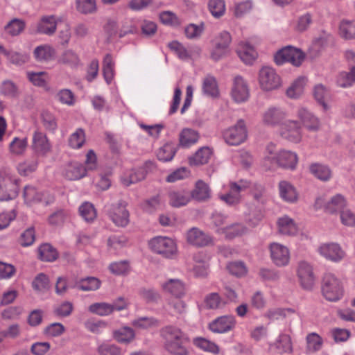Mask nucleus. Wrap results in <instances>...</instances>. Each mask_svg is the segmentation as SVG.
Listing matches in <instances>:
<instances>
[{"instance_id":"nucleus-16","label":"nucleus","mask_w":355,"mask_h":355,"mask_svg":"<svg viewBox=\"0 0 355 355\" xmlns=\"http://www.w3.org/2000/svg\"><path fill=\"white\" fill-rule=\"evenodd\" d=\"M110 218L119 227H125L129 223V212L123 203L112 205L106 210Z\"/></svg>"},{"instance_id":"nucleus-49","label":"nucleus","mask_w":355,"mask_h":355,"mask_svg":"<svg viewBox=\"0 0 355 355\" xmlns=\"http://www.w3.org/2000/svg\"><path fill=\"white\" fill-rule=\"evenodd\" d=\"M162 206V202L159 195L146 200L141 203L142 209L149 214L159 210Z\"/></svg>"},{"instance_id":"nucleus-4","label":"nucleus","mask_w":355,"mask_h":355,"mask_svg":"<svg viewBox=\"0 0 355 355\" xmlns=\"http://www.w3.org/2000/svg\"><path fill=\"white\" fill-rule=\"evenodd\" d=\"M148 246L155 253L168 259L173 258L178 252L175 242L167 236H158L151 239Z\"/></svg>"},{"instance_id":"nucleus-40","label":"nucleus","mask_w":355,"mask_h":355,"mask_svg":"<svg viewBox=\"0 0 355 355\" xmlns=\"http://www.w3.org/2000/svg\"><path fill=\"white\" fill-rule=\"evenodd\" d=\"M272 345L280 354L291 353L293 352L291 338L286 334H280Z\"/></svg>"},{"instance_id":"nucleus-52","label":"nucleus","mask_w":355,"mask_h":355,"mask_svg":"<svg viewBox=\"0 0 355 355\" xmlns=\"http://www.w3.org/2000/svg\"><path fill=\"white\" fill-rule=\"evenodd\" d=\"M88 310L92 313L101 316H106L112 313V306H111V304L109 303L98 302L91 304Z\"/></svg>"},{"instance_id":"nucleus-3","label":"nucleus","mask_w":355,"mask_h":355,"mask_svg":"<svg viewBox=\"0 0 355 355\" xmlns=\"http://www.w3.org/2000/svg\"><path fill=\"white\" fill-rule=\"evenodd\" d=\"M223 137L230 146H239L244 143L248 138V129L244 120L239 119L234 125L225 129Z\"/></svg>"},{"instance_id":"nucleus-43","label":"nucleus","mask_w":355,"mask_h":355,"mask_svg":"<svg viewBox=\"0 0 355 355\" xmlns=\"http://www.w3.org/2000/svg\"><path fill=\"white\" fill-rule=\"evenodd\" d=\"M55 54L54 49L49 45H40L34 50V56L40 62L49 61L54 58Z\"/></svg>"},{"instance_id":"nucleus-31","label":"nucleus","mask_w":355,"mask_h":355,"mask_svg":"<svg viewBox=\"0 0 355 355\" xmlns=\"http://www.w3.org/2000/svg\"><path fill=\"white\" fill-rule=\"evenodd\" d=\"M162 288L164 291L178 298H181L185 294L184 285L178 279H168L162 284Z\"/></svg>"},{"instance_id":"nucleus-54","label":"nucleus","mask_w":355,"mask_h":355,"mask_svg":"<svg viewBox=\"0 0 355 355\" xmlns=\"http://www.w3.org/2000/svg\"><path fill=\"white\" fill-rule=\"evenodd\" d=\"M85 142V131L82 128H78L69 138V145L75 149L80 148Z\"/></svg>"},{"instance_id":"nucleus-10","label":"nucleus","mask_w":355,"mask_h":355,"mask_svg":"<svg viewBox=\"0 0 355 355\" xmlns=\"http://www.w3.org/2000/svg\"><path fill=\"white\" fill-rule=\"evenodd\" d=\"M231 41V36L227 31H223L217 35L212 40L211 58L217 61L225 56L229 52Z\"/></svg>"},{"instance_id":"nucleus-25","label":"nucleus","mask_w":355,"mask_h":355,"mask_svg":"<svg viewBox=\"0 0 355 355\" xmlns=\"http://www.w3.org/2000/svg\"><path fill=\"white\" fill-rule=\"evenodd\" d=\"M62 174L69 180H78L86 176L87 169L83 164L73 162L65 166Z\"/></svg>"},{"instance_id":"nucleus-7","label":"nucleus","mask_w":355,"mask_h":355,"mask_svg":"<svg viewBox=\"0 0 355 355\" xmlns=\"http://www.w3.org/2000/svg\"><path fill=\"white\" fill-rule=\"evenodd\" d=\"M304 60V53L299 49L291 46L282 49L275 55V61L278 65L289 62L294 66L299 67Z\"/></svg>"},{"instance_id":"nucleus-38","label":"nucleus","mask_w":355,"mask_h":355,"mask_svg":"<svg viewBox=\"0 0 355 355\" xmlns=\"http://www.w3.org/2000/svg\"><path fill=\"white\" fill-rule=\"evenodd\" d=\"M306 84L305 77H299L295 79L291 86L286 90V95L290 98L296 99L300 98L303 92Z\"/></svg>"},{"instance_id":"nucleus-2","label":"nucleus","mask_w":355,"mask_h":355,"mask_svg":"<svg viewBox=\"0 0 355 355\" xmlns=\"http://www.w3.org/2000/svg\"><path fill=\"white\" fill-rule=\"evenodd\" d=\"M321 290L323 297L329 302H337L343 296V288L340 281L331 273L324 275Z\"/></svg>"},{"instance_id":"nucleus-63","label":"nucleus","mask_w":355,"mask_h":355,"mask_svg":"<svg viewBox=\"0 0 355 355\" xmlns=\"http://www.w3.org/2000/svg\"><path fill=\"white\" fill-rule=\"evenodd\" d=\"M101 285V282L95 277H87L82 279L78 284V288L84 291L97 290Z\"/></svg>"},{"instance_id":"nucleus-51","label":"nucleus","mask_w":355,"mask_h":355,"mask_svg":"<svg viewBox=\"0 0 355 355\" xmlns=\"http://www.w3.org/2000/svg\"><path fill=\"white\" fill-rule=\"evenodd\" d=\"M103 72L105 81L107 84H110L114 75V62L110 54H107L104 58Z\"/></svg>"},{"instance_id":"nucleus-37","label":"nucleus","mask_w":355,"mask_h":355,"mask_svg":"<svg viewBox=\"0 0 355 355\" xmlns=\"http://www.w3.org/2000/svg\"><path fill=\"white\" fill-rule=\"evenodd\" d=\"M135 337L134 330L129 327H122L113 331V338L118 343L128 344L131 343Z\"/></svg>"},{"instance_id":"nucleus-12","label":"nucleus","mask_w":355,"mask_h":355,"mask_svg":"<svg viewBox=\"0 0 355 355\" xmlns=\"http://www.w3.org/2000/svg\"><path fill=\"white\" fill-rule=\"evenodd\" d=\"M317 251L325 259L334 263L340 262L346 257L345 251L337 243H322Z\"/></svg>"},{"instance_id":"nucleus-5","label":"nucleus","mask_w":355,"mask_h":355,"mask_svg":"<svg viewBox=\"0 0 355 355\" xmlns=\"http://www.w3.org/2000/svg\"><path fill=\"white\" fill-rule=\"evenodd\" d=\"M19 179L15 174L0 172V200H9L17 196Z\"/></svg>"},{"instance_id":"nucleus-20","label":"nucleus","mask_w":355,"mask_h":355,"mask_svg":"<svg viewBox=\"0 0 355 355\" xmlns=\"http://www.w3.org/2000/svg\"><path fill=\"white\" fill-rule=\"evenodd\" d=\"M187 241L197 247L206 246L213 243L212 238L198 227H192L188 230Z\"/></svg>"},{"instance_id":"nucleus-26","label":"nucleus","mask_w":355,"mask_h":355,"mask_svg":"<svg viewBox=\"0 0 355 355\" xmlns=\"http://www.w3.org/2000/svg\"><path fill=\"white\" fill-rule=\"evenodd\" d=\"M191 199L197 202H205L211 198L209 185L202 180L196 182L194 188L190 191Z\"/></svg>"},{"instance_id":"nucleus-1","label":"nucleus","mask_w":355,"mask_h":355,"mask_svg":"<svg viewBox=\"0 0 355 355\" xmlns=\"http://www.w3.org/2000/svg\"><path fill=\"white\" fill-rule=\"evenodd\" d=\"M161 336L164 340L166 349L173 355H189L186 347L189 338L179 327L167 325L161 329Z\"/></svg>"},{"instance_id":"nucleus-53","label":"nucleus","mask_w":355,"mask_h":355,"mask_svg":"<svg viewBox=\"0 0 355 355\" xmlns=\"http://www.w3.org/2000/svg\"><path fill=\"white\" fill-rule=\"evenodd\" d=\"M79 212L82 218L87 222H92L96 217V211L94 205L88 202H85L80 206Z\"/></svg>"},{"instance_id":"nucleus-62","label":"nucleus","mask_w":355,"mask_h":355,"mask_svg":"<svg viewBox=\"0 0 355 355\" xmlns=\"http://www.w3.org/2000/svg\"><path fill=\"white\" fill-rule=\"evenodd\" d=\"M33 288L39 292H44L49 288V280L48 277L40 273L35 277L32 282Z\"/></svg>"},{"instance_id":"nucleus-64","label":"nucleus","mask_w":355,"mask_h":355,"mask_svg":"<svg viewBox=\"0 0 355 355\" xmlns=\"http://www.w3.org/2000/svg\"><path fill=\"white\" fill-rule=\"evenodd\" d=\"M340 33L346 39L355 37V24L349 21H343L340 25Z\"/></svg>"},{"instance_id":"nucleus-27","label":"nucleus","mask_w":355,"mask_h":355,"mask_svg":"<svg viewBox=\"0 0 355 355\" xmlns=\"http://www.w3.org/2000/svg\"><path fill=\"white\" fill-rule=\"evenodd\" d=\"M194 266L193 273L196 277H205L209 272V258L202 252H199L193 256Z\"/></svg>"},{"instance_id":"nucleus-35","label":"nucleus","mask_w":355,"mask_h":355,"mask_svg":"<svg viewBox=\"0 0 355 355\" xmlns=\"http://www.w3.org/2000/svg\"><path fill=\"white\" fill-rule=\"evenodd\" d=\"M202 93L204 95L216 98L219 95V89L216 78L210 75L207 76L202 82Z\"/></svg>"},{"instance_id":"nucleus-28","label":"nucleus","mask_w":355,"mask_h":355,"mask_svg":"<svg viewBox=\"0 0 355 355\" xmlns=\"http://www.w3.org/2000/svg\"><path fill=\"white\" fill-rule=\"evenodd\" d=\"M236 51L241 60L248 64H252L257 56L254 47L245 42H241L239 44Z\"/></svg>"},{"instance_id":"nucleus-8","label":"nucleus","mask_w":355,"mask_h":355,"mask_svg":"<svg viewBox=\"0 0 355 355\" xmlns=\"http://www.w3.org/2000/svg\"><path fill=\"white\" fill-rule=\"evenodd\" d=\"M279 135L289 142L299 144L302 139L300 122L297 120L286 119L280 126Z\"/></svg>"},{"instance_id":"nucleus-36","label":"nucleus","mask_w":355,"mask_h":355,"mask_svg":"<svg viewBox=\"0 0 355 355\" xmlns=\"http://www.w3.org/2000/svg\"><path fill=\"white\" fill-rule=\"evenodd\" d=\"M347 202L345 197L340 194H336L331 197L324 205L325 210L329 213H334L338 210L340 211L347 207Z\"/></svg>"},{"instance_id":"nucleus-33","label":"nucleus","mask_w":355,"mask_h":355,"mask_svg":"<svg viewBox=\"0 0 355 355\" xmlns=\"http://www.w3.org/2000/svg\"><path fill=\"white\" fill-rule=\"evenodd\" d=\"M309 171L315 178L323 182L329 181L332 176L330 168L320 163L311 164L309 166Z\"/></svg>"},{"instance_id":"nucleus-9","label":"nucleus","mask_w":355,"mask_h":355,"mask_svg":"<svg viewBox=\"0 0 355 355\" xmlns=\"http://www.w3.org/2000/svg\"><path fill=\"white\" fill-rule=\"evenodd\" d=\"M259 83L263 90L271 91L280 87L282 81L273 68L266 66L259 70Z\"/></svg>"},{"instance_id":"nucleus-42","label":"nucleus","mask_w":355,"mask_h":355,"mask_svg":"<svg viewBox=\"0 0 355 355\" xmlns=\"http://www.w3.org/2000/svg\"><path fill=\"white\" fill-rule=\"evenodd\" d=\"M146 173V168L140 167L131 171L128 175L122 177L121 182L123 185L128 187L131 184L137 183L145 179Z\"/></svg>"},{"instance_id":"nucleus-47","label":"nucleus","mask_w":355,"mask_h":355,"mask_svg":"<svg viewBox=\"0 0 355 355\" xmlns=\"http://www.w3.org/2000/svg\"><path fill=\"white\" fill-rule=\"evenodd\" d=\"M175 153V146L172 143H167L159 148L157 157L160 161L168 162L173 158Z\"/></svg>"},{"instance_id":"nucleus-32","label":"nucleus","mask_w":355,"mask_h":355,"mask_svg":"<svg viewBox=\"0 0 355 355\" xmlns=\"http://www.w3.org/2000/svg\"><path fill=\"white\" fill-rule=\"evenodd\" d=\"M278 231L284 235L293 236L297 232V226L295 221L288 216L280 217L277 222Z\"/></svg>"},{"instance_id":"nucleus-6","label":"nucleus","mask_w":355,"mask_h":355,"mask_svg":"<svg viewBox=\"0 0 355 355\" xmlns=\"http://www.w3.org/2000/svg\"><path fill=\"white\" fill-rule=\"evenodd\" d=\"M288 117V112L279 106H270L261 114V123L267 127L281 126Z\"/></svg>"},{"instance_id":"nucleus-59","label":"nucleus","mask_w":355,"mask_h":355,"mask_svg":"<svg viewBox=\"0 0 355 355\" xmlns=\"http://www.w3.org/2000/svg\"><path fill=\"white\" fill-rule=\"evenodd\" d=\"M41 121L46 130L53 132L57 129L56 119L49 111H43L41 114Z\"/></svg>"},{"instance_id":"nucleus-30","label":"nucleus","mask_w":355,"mask_h":355,"mask_svg":"<svg viewBox=\"0 0 355 355\" xmlns=\"http://www.w3.org/2000/svg\"><path fill=\"white\" fill-rule=\"evenodd\" d=\"M200 138L199 133L191 128H184L179 135V145L183 148H189L196 144Z\"/></svg>"},{"instance_id":"nucleus-45","label":"nucleus","mask_w":355,"mask_h":355,"mask_svg":"<svg viewBox=\"0 0 355 355\" xmlns=\"http://www.w3.org/2000/svg\"><path fill=\"white\" fill-rule=\"evenodd\" d=\"M207 6L209 11L214 18L218 19L225 13V0H209Z\"/></svg>"},{"instance_id":"nucleus-61","label":"nucleus","mask_w":355,"mask_h":355,"mask_svg":"<svg viewBox=\"0 0 355 355\" xmlns=\"http://www.w3.org/2000/svg\"><path fill=\"white\" fill-rule=\"evenodd\" d=\"M97 352L99 355H121V349L114 344L103 343L98 345Z\"/></svg>"},{"instance_id":"nucleus-57","label":"nucleus","mask_w":355,"mask_h":355,"mask_svg":"<svg viewBox=\"0 0 355 355\" xmlns=\"http://www.w3.org/2000/svg\"><path fill=\"white\" fill-rule=\"evenodd\" d=\"M27 145V138L15 137L9 145V150L13 155H21L25 151Z\"/></svg>"},{"instance_id":"nucleus-22","label":"nucleus","mask_w":355,"mask_h":355,"mask_svg":"<svg viewBox=\"0 0 355 355\" xmlns=\"http://www.w3.org/2000/svg\"><path fill=\"white\" fill-rule=\"evenodd\" d=\"M60 21L55 15L42 16L37 24V32L49 36L53 35L57 29L58 22Z\"/></svg>"},{"instance_id":"nucleus-15","label":"nucleus","mask_w":355,"mask_h":355,"mask_svg":"<svg viewBox=\"0 0 355 355\" xmlns=\"http://www.w3.org/2000/svg\"><path fill=\"white\" fill-rule=\"evenodd\" d=\"M270 258L275 265L279 267L286 266L290 262L288 248L279 243H272L269 245Z\"/></svg>"},{"instance_id":"nucleus-39","label":"nucleus","mask_w":355,"mask_h":355,"mask_svg":"<svg viewBox=\"0 0 355 355\" xmlns=\"http://www.w3.org/2000/svg\"><path fill=\"white\" fill-rule=\"evenodd\" d=\"M211 155V150L209 148H200L194 155L189 158V163L191 166L205 164L208 162Z\"/></svg>"},{"instance_id":"nucleus-19","label":"nucleus","mask_w":355,"mask_h":355,"mask_svg":"<svg viewBox=\"0 0 355 355\" xmlns=\"http://www.w3.org/2000/svg\"><path fill=\"white\" fill-rule=\"evenodd\" d=\"M24 198L27 204L44 202L45 205L51 203L54 198L47 193L38 191L32 186H26L24 189Z\"/></svg>"},{"instance_id":"nucleus-50","label":"nucleus","mask_w":355,"mask_h":355,"mask_svg":"<svg viewBox=\"0 0 355 355\" xmlns=\"http://www.w3.org/2000/svg\"><path fill=\"white\" fill-rule=\"evenodd\" d=\"M306 350L309 352L319 351L322 346V339L316 333H311L306 338Z\"/></svg>"},{"instance_id":"nucleus-44","label":"nucleus","mask_w":355,"mask_h":355,"mask_svg":"<svg viewBox=\"0 0 355 355\" xmlns=\"http://www.w3.org/2000/svg\"><path fill=\"white\" fill-rule=\"evenodd\" d=\"M355 83V67H352L349 72L341 71L336 78L338 86L347 88L352 87Z\"/></svg>"},{"instance_id":"nucleus-34","label":"nucleus","mask_w":355,"mask_h":355,"mask_svg":"<svg viewBox=\"0 0 355 355\" xmlns=\"http://www.w3.org/2000/svg\"><path fill=\"white\" fill-rule=\"evenodd\" d=\"M280 197L286 202H295L297 200V193L295 187L287 181H281L279 183Z\"/></svg>"},{"instance_id":"nucleus-48","label":"nucleus","mask_w":355,"mask_h":355,"mask_svg":"<svg viewBox=\"0 0 355 355\" xmlns=\"http://www.w3.org/2000/svg\"><path fill=\"white\" fill-rule=\"evenodd\" d=\"M341 223L346 227H355V209L346 207L340 211Z\"/></svg>"},{"instance_id":"nucleus-24","label":"nucleus","mask_w":355,"mask_h":355,"mask_svg":"<svg viewBox=\"0 0 355 355\" xmlns=\"http://www.w3.org/2000/svg\"><path fill=\"white\" fill-rule=\"evenodd\" d=\"M31 146L37 153L40 155H46L51 150V144L46 135L37 130L33 133Z\"/></svg>"},{"instance_id":"nucleus-41","label":"nucleus","mask_w":355,"mask_h":355,"mask_svg":"<svg viewBox=\"0 0 355 355\" xmlns=\"http://www.w3.org/2000/svg\"><path fill=\"white\" fill-rule=\"evenodd\" d=\"M168 46L181 60H188L194 55V51L191 47L186 48L177 41L170 42Z\"/></svg>"},{"instance_id":"nucleus-13","label":"nucleus","mask_w":355,"mask_h":355,"mask_svg":"<svg viewBox=\"0 0 355 355\" xmlns=\"http://www.w3.org/2000/svg\"><path fill=\"white\" fill-rule=\"evenodd\" d=\"M297 275L303 289L311 291L313 288L315 284V276L310 263L304 261L299 262Z\"/></svg>"},{"instance_id":"nucleus-55","label":"nucleus","mask_w":355,"mask_h":355,"mask_svg":"<svg viewBox=\"0 0 355 355\" xmlns=\"http://www.w3.org/2000/svg\"><path fill=\"white\" fill-rule=\"evenodd\" d=\"M39 256L41 260L53 261L57 259L56 250L49 244H43L39 248Z\"/></svg>"},{"instance_id":"nucleus-11","label":"nucleus","mask_w":355,"mask_h":355,"mask_svg":"<svg viewBox=\"0 0 355 355\" xmlns=\"http://www.w3.org/2000/svg\"><path fill=\"white\" fill-rule=\"evenodd\" d=\"M297 121L308 131L316 132L320 128V121L312 112L304 106H299L296 110Z\"/></svg>"},{"instance_id":"nucleus-46","label":"nucleus","mask_w":355,"mask_h":355,"mask_svg":"<svg viewBox=\"0 0 355 355\" xmlns=\"http://www.w3.org/2000/svg\"><path fill=\"white\" fill-rule=\"evenodd\" d=\"M193 345L205 351L214 354H218L219 352V347L214 343L202 337H197L193 340Z\"/></svg>"},{"instance_id":"nucleus-58","label":"nucleus","mask_w":355,"mask_h":355,"mask_svg":"<svg viewBox=\"0 0 355 355\" xmlns=\"http://www.w3.org/2000/svg\"><path fill=\"white\" fill-rule=\"evenodd\" d=\"M25 24L23 21L14 19L11 20L6 26H5V33L11 35L15 36L19 35L24 28Z\"/></svg>"},{"instance_id":"nucleus-14","label":"nucleus","mask_w":355,"mask_h":355,"mask_svg":"<svg viewBox=\"0 0 355 355\" xmlns=\"http://www.w3.org/2000/svg\"><path fill=\"white\" fill-rule=\"evenodd\" d=\"M249 187L250 183L244 180H241L238 183L231 182L230 184L229 192L225 194H219L218 198L228 205H236L241 200L240 193Z\"/></svg>"},{"instance_id":"nucleus-18","label":"nucleus","mask_w":355,"mask_h":355,"mask_svg":"<svg viewBox=\"0 0 355 355\" xmlns=\"http://www.w3.org/2000/svg\"><path fill=\"white\" fill-rule=\"evenodd\" d=\"M268 159H275L277 164L282 168L295 170L297 165L298 157L297 155L293 151L282 150L274 156H267Z\"/></svg>"},{"instance_id":"nucleus-29","label":"nucleus","mask_w":355,"mask_h":355,"mask_svg":"<svg viewBox=\"0 0 355 355\" xmlns=\"http://www.w3.org/2000/svg\"><path fill=\"white\" fill-rule=\"evenodd\" d=\"M248 227L242 223H235L223 228H218L217 232L226 239H232L247 234Z\"/></svg>"},{"instance_id":"nucleus-17","label":"nucleus","mask_w":355,"mask_h":355,"mask_svg":"<svg viewBox=\"0 0 355 355\" xmlns=\"http://www.w3.org/2000/svg\"><path fill=\"white\" fill-rule=\"evenodd\" d=\"M231 96L236 103L246 101L249 96V88L246 81L240 76H236L232 83Z\"/></svg>"},{"instance_id":"nucleus-60","label":"nucleus","mask_w":355,"mask_h":355,"mask_svg":"<svg viewBox=\"0 0 355 355\" xmlns=\"http://www.w3.org/2000/svg\"><path fill=\"white\" fill-rule=\"evenodd\" d=\"M76 8L83 14L93 13L96 10V0H76Z\"/></svg>"},{"instance_id":"nucleus-23","label":"nucleus","mask_w":355,"mask_h":355,"mask_svg":"<svg viewBox=\"0 0 355 355\" xmlns=\"http://www.w3.org/2000/svg\"><path fill=\"white\" fill-rule=\"evenodd\" d=\"M191 200V193L189 190L177 189L168 193V202L173 207L186 206Z\"/></svg>"},{"instance_id":"nucleus-21","label":"nucleus","mask_w":355,"mask_h":355,"mask_svg":"<svg viewBox=\"0 0 355 355\" xmlns=\"http://www.w3.org/2000/svg\"><path fill=\"white\" fill-rule=\"evenodd\" d=\"M235 326V319L232 315L217 318L209 324V329L214 333L223 334L232 330Z\"/></svg>"},{"instance_id":"nucleus-56","label":"nucleus","mask_w":355,"mask_h":355,"mask_svg":"<svg viewBox=\"0 0 355 355\" xmlns=\"http://www.w3.org/2000/svg\"><path fill=\"white\" fill-rule=\"evenodd\" d=\"M28 80L35 86L44 87L46 85L48 75L44 71L27 72Z\"/></svg>"}]
</instances>
